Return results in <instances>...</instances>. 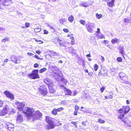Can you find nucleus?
Segmentation results:
<instances>
[{"instance_id":"393cba45","label":"nucleus","mask_w":131,"mask_h":131,"mask_svg":"<svg viewBox=\"0 0 131 131\" xmlns=\"http://www.w3.org/2000/svg\"><path fill=\"white\" fill-rule=\"evenodd\" d=\"M69 21L71 23H72L74 19V16L72 15L69 16L68 18Z\"/></svg>"},{"instance_id":"f3484780","label":"nucleus","mask_w":131,"mask_h":131,"mask_svg":"<svg viewBox=\"0 0 131 131\" xmlns=\"http://www.w3.org/2000/svg\"><path fill=\"white\" fill-rule=\"evenodd\" d=\"M80 5L84 7H87L89 6V5L88 2H83L80 3Z\"/></svg>"},{"instance_id":"09e8293b","label":"nucleus","mask_w":131,"mask_h":131,"mask_svg":"<svg viewBox=\"0 0 131 131\" xmlns=\"http://www.w3.org/2000/svg\"><path fill=\"white\" fill-rule=\"evenodd\" d=\"M3 104V101L0 100V107H2Z\"/></svg>"},{"instance_id":"412c9836","label":"nucleus","mask_w":131,"mask_h":131,"mask_svg":"<svg viewBox=\"0 0 131 131\" xmlns=\"http://www.w3.org/2000/svg\"><path fill=\"white\" fill-rule=\"evenodd\" d=\"M47 25V26H48V27H49L50 29H52L51 31L53 32H54L56 31V30L51 25H50L47 23L46 24Z\"/></svg>"},{"instance_id":"c03bdc74","label":"nucleus","mask_w":131,"mask_h":131,"mask_svg":"<svg viewBox=\"0 0 131 131\" xmlns=\"http://www.w3.org/2000/svg\"><path fill=\"white\" fill-rule=\"evenodd\" d=\"M68 36L70 38V39L72 40H73L74 39V38L73 36L72 35H68Z\"/></svg>"},{"instance_id":"c9c22d12","label":"nucleus","mask_w":131,"mask_h":131,"mask_svg":"<svg viewBox=\"0 0 131 131\" xmlns=\"http://www.w3.org/2000/svg\"><path fill=\"white\" fill-rule=\"evenodd\" d=\"M51 53L52 55L54 56H57L58 55V53L53 51H51Z\"/></svg>"},{"instance_id":"6e6552de","label":"nucleus","mask_w":131,"mask_h":131,"mask_svg":"<svg viewBox=\"0 0 131 131\" xmlns=\"http://www.w3.org/2000/svg\"><path fill=\"white\" fill-rule=\"evenodd\" d=\"M4 6H8L12 3L11 0H0Z\"/></svg>"},{"instance_id":"9d476101","label":"nucleus","mask_w":131,"mask_h":131,"mask_svg":"<svg viewBox=\"0 0 131 131\" xmlns=\"http://www.w3.org/2000/svg\"><path fill=\"white\" fill-rule=\"evenodd\" d=\"M4 93L5 94L6 96L11 99V100H14V98L13 95L10 93L9 92L7 91H5Z\"/></svg>"},{"instance_id":"f704fd0d","label":"nucleus","mask_w":131,"mask_h":131,"mask_svg":"<svg viewBox=\"0 0 131 131\" xmlns=\"http://www.w3.org/2000/svg\"><path fill=\"white\" fill-rule=\"evenodd\" d=\"M80 23L84 25L86 23L84 20H79Z\"/></svg>"},{"instance_id":"f257e3e1","label":"nucleus","mask_w":131,"mask_h":131,"mask_svg":"<svg viewBox=\"0 0 131 131\" xmlns=\"http://www.w3.org/2000/svg\"><path fill=\"white\" fill-rule=\"evenodd\" d=\"M23 112L26 115L27 118H33V121L38 119L41 116L42 114L39 111L35 112L34 109L28 107H25Z\"/></svg>"},{"instance_id":"f8f14e48","label":"nucleus","mask_w":131,"mask_h":131,"mask_svg":"<svg viewBox=\"0 0 131 131\" xmlns=\"http://www.w3.org/2000/svg\"><path fill=\"white\" fill-rule=\"evenodd\" d=\"M44 82L48 85V87L49 86H53V82L52 81L48 79H45Z\"/></svg>"},{"instance_id":"bb28decb","label":"nucleus","mask_w":131,"mask_h":131,"mask_svg":"<svg viewBox=\"0 0 131 131\" xmlns=\"http://www.w3.org/2000/svg\"><path fill=\"white\" fill-rule=\"evenodd\" d=\"M16 56L14 55H12L10 57V58L11 59L10 60L12 61L13 62H15V60L16 59Z\"/></svg>"},{"instance_id":"774afa93","label":"nucleus","mask_w":131,"mask_h":131,"mask_svg":"<svg viewBox=\"0 0 131 131\" xmlns=\"http://www.w3.org/2000/svg\"><path fill=\"white\" fill-rule=\"evenodd\" d=\"M86 56L87 57H91V55H90V54H87L86 55Z\"/></svg>"},{"instance_id":"bf43d9fd","label":"nucleus","mask_w":131,"mask_h":131,"mask_svg":"<svg viewBox=\"0 0 131 131\" xmlns=\"http://www.w3.org/2000/svg\"><path fill=\"white\" fill-rule=\"evenodd\" d=\"M25 26L27 27H29V23H26L25 24Z\"/></svg>"},{"instance_id":"3c124183","label":"nucleus","mask_w":131,"mask_h":131,"mask_svg":"<svg viewBox=\"0 0 131 131\" xmlns=\"http://www.w3.org/2000/svg\"><path fill=\"white\" fill-rule=\"evenodd\" d=\"M105 88H104L103 87H102V88H101L100 90H101V92H103Z\"/></svg>"},{"instance_id":"ddd939ff","label":"nucleus","mask_w":131,"mask_h":131,"mask_svg":"<svg viewBox=\"0 0 131 131\" xmlns=\"http://www.w3.org/2000/svg\"><path fill=\"white\" fill-rule=\"evenodd\" d=\"M119 76L120 78L124 81H125L127 80V78L126 76V74L123 72H120L119 74Z\"/></svg>"},{"instance_id":"338daca9","label":"nucleus","mask_w":131,"mask_h":131,"mask_svg":"<svg viewBox=\"0 0 131 131\" xmlns=\"http://www.w3.org/2000/svg\"><path fill=\"white\" fill-rule=\"evenodd\" d=\"M102 72L101 71H100V72H99L98 75H101L102 76Z\"/></svg>"},{"instance_id":"0e129e2a","label":"nucleus","mask_w":131,"mask_h":131,"mask_svg":"<svg viewBox=\"0 0 131 131\" xmlns=\"http://www.w3.org/2000/svg\"><path fill=\"white\" fill-rule=\"evenodd\" d=\"M108 99L110 98V99H111L113 98V96H112V95H110L109 96H108Z\"/></svg>"},{"instance_id":"a18cd8bd","label":"nucleus","mask_w":131,"mask_h":131,"mask_svg":"<svg viewBox=\"0 0 131 131\" xmlns=\"http://www.w3.org/2000/svg\"><path fill=\"white\" fill-rule=\"evenodd\" d=\"M101 59L102 62H103L105 60L104 58L102 56H101V57L100 58Z\"/></svg>"},{"instance_id":"b1692460","label":"nucleus","mask_w":131,"mask_h":131,"mask_svg":"<svg viewBox=\"0 0 131 131\" xmlns=\"http://www.w3.org/2000/svg\"><path fill=\"white\" fill-rule=\"evenodd\" d=\"M8 124L7 125V128L8 129H9L10 127L12 128V129H14V126L13 124L10 123H8Z\"/></svg>"},{"instance_id":"a19ab883","label":"nucleus","mask_w":131,"mask_h":131,"mask_svg":"<svg viewBox=\"0 0 131 131\" xmlns=\"http://www.w3.org/2000/svg\"><path fill=\"white\" fill-rule=\"evenodd\" d=\"M61 81L62 83H64L65 84H66L67 83V81L66 80L64 79V78L63 80H62Z\"/></svg>"},{"instance_id":"c756f323","label":"nucleus","mask_w":131,"mask_h":131,"mask_svg":"<svg viewBox=\"0 0 131 131\" xmlns=\"http://www.w3.org/2000/svg\"><path fill=\"white\" fill-rule=\"evenodd\" d=\"M67 20V19L65 18L61 19L59 20V22L60 24H63V23L65 22Z\"/></svg>"},{"instance_id":"e433bc0d","label":"nucleus","mask_w":131,"mask_h":131,"mask_svg":"<svg viewBox=\"0 0 131 131\" xmlns=\"http://www.w3.org/2000/svg\"><path fill=\"white\" fill-rule=\"evenodd\" d=\"M41 30V29L39 28H37L34 29V31L36 32H38Z\"/></svg>"},{"instance_id":"4d7b16f0","label":"nucleus","mask_w":131,"mask_h":131,"mask_svg":"<svg viewBox=\"0 0 131 131\" xmlns=\"http://www.w3.org/2000/svg\"><path fill=\"white\" fill-rule=\"evenodd\" d=\"M70 43L71 45H73L74 44V39L73 40H72L71 41Z\"/></svg>"},{"instance_id":"e2e57ef3","label":"nucleus","mask_w":131,"mask_h":131,"mask_svg":"<svg viewBox=\"0 0 131 131\" xmlns=\"http://www.w3.org/2000/svg\"><path fill=\"white\" fill-rule=\"evenodd\" d=\"M36 52L38 54H40L41 53V52L38 50H36Z\"/></svg>"},{"instance_id":"dca6fc26","label":"nucleus","mask_w":131,"mask_h":131,"mask_svg":"<svg viewBox=\"0 0 131 131\" xmlns=\"http://www.w3.org/2000/svg\"><path fill=\"white\" fill-rule=\"evenodd\" d=\"M64 92L65 94L66 95H70L72 93V92L70 90L66 88H64Z\"/></svg>"},{"instance_id":"72a5a7b5","label":"nucleus","mask_w":131,"mask_h":131,"mask_svg":"<svg viewBox=\"0 0 131 131\" xmlns=\"http://www.w3.org/2000/svg\"><path fill=\"white\" fill-rule=\"evenodd\" d=\"M97 122L100 123H104L105 122V121H103L101 119H98Z\"/></svg>"},{"instance_id":"1a4fd4ad","label":"nucleus","mask_w":131,"mask_h":131,"mask_svg":"<svg viewBox=\"0 0 131 131\" xmlns=\"http://www.w3.org/2000/svg\"><path fill=\"white\" fill-rule=\"evenodd\" d=\"M54 76L55 78L56 79L58 82L61 81L62 80H63V78L61 75H60L57 72H55Z\"/></svg>"},{"instance_id":"69168bd1","label":"nucleus","mask_w":131,"mask_h":131,"mask_svg":"<svg viewBox=\"0 0 131 131\" xmlns=\"http://www.w3.org/2000/svg\"><path fill=\"white\" fill-rule=\"evenodd\" d=\"M35 58H36L38 59H40V58L39 57H38L37 55H35Z\"/></svg>"},{"instance_id":"0eeeda50","label":"nucleus","mask_w":131,"mask_h":131,"mask_svg":"<svg viewBox=\"0 0 131 131\" xmlns=\"http://www.w3.org/2000/svg\"><path fill=\"white\" fill-rule=\"evenodd\" d=\"M94 24L92 23H89L86 25V27L87 30L90 33H92L93 32V28L94 27Z\"/></svg>"},{"instance_id":"2f4dec72","label":"nucleus","mask_w":131,"mask_h":131,"mask_svg":"<svg viewBox=\"0 0 131 131\" xmlns=\"http://www.w3.org/2000/svg\"><path fill=\"white\" fill-rule=\"evenodd\" d=\"M94 69L95 71H96L99 68V66L97 64H95L94 66Z\"/></svg>"},{"instance_id":"cd10ccee","label":"nucleus","mask_w":131,"mask_h":131,"mask_svg":"<svg viewBox=\"0 0 131 131\" xmlns=\"http://www.w3.org/2000/svg\"><path fill=\"white\" fill-rule=\"evenodd\" d=\"M47 70V68H44L40 69L39 70V72L40 73H42Z\"/></svg>"},{"instance_id":"f03ea898","label":"nucleus","mask_w":131,"mask_h":131,"mask_svg":"<svg viewBox=\"0 0 131 131\" xmlns=\"http://www.w3.org/2000/svg\"><path fill=\"white\" fill-rule=\"evenodd\" d=\"M130 110L129 107L128 106H125L122 108L120 109L118 111L120 114L118 116V118L120 119H122V117H124V115L128 113Z\"/></svg>"},{"instance_id":"c85d7f7f","label":"nucleus","mask_w":131,"mask_h":131,"mask_svg":"<svg viewBox=\"0 0 131 131\" xmlns=\"http://www.w3.org/2000/svg\"><path fill=\"white\" fill-rule=\"evenodd\" d=\"M102 15L101 14H99L98 13H97L96 15V16L97 18L98 19H100L102 17Z\"/></svg>"},{"instance_id":"a211bd4d","label":"nucleus","mask_w":131,"mask_h":131,"mask_svg":"<svg viewBox=\"0 0 131 131\" xmlns=\"http://www.w3.org/2000/svg\"><path fill=\"white\" fill-rule=\"evenodd\" d=\"M53 86H49L48 88L49 89V92L53 93L55 92V90L53 88Z\"/></svg>"},{"instance_id":"aec40b11","label":"nucleus","mask_w":131,"mask_h":131,"mask_svg":"<svg viewBox=\"0 0 131 131\" xmlns=\"http://www.w3.org/2000/svg\"><path fill=\"white\" fill-rule=\"evenodd\" d=\"M79 109V106L77 105H75V110L74 113V115H77V112Z\"/></svg>"},{"instance_id":"5701e85b","label":"nucleus","mask_w":131,"mask_h":131,"mask_svg":"<svg viewBox=\"0 0 131 131\" xmlns=\"http://www.w3.org/2000/svg\"><path fill=\"white\" fill-rule=\"evenodd\" d=\"M102 76L105 77L107 75V72L106 70H102Z\"/></svg>"},{"instance_id":"473e14b6","label":"nucleus","mask_w":131,"mask_h":131,"mask_svg":"<svg viewBox=\"0 0 131 131\" xmlns=\"http://www.w3.org/2000/svg\"><path fill=\"white\" fill-rule=\"evenodd\" d=\"M57 112V111L55 108L52 111V114L54 115H56Z\"/></svg>"},{"instance_id":"423d86ee","label":"nucleus","mask_w":131,"mask_h":131,"mask_svg":"<svg viewBox=\"0 0 131 131\" xmlns=\"http://www.w3.org/2000/svg\"><path fill=\"white\" fill-rule=\"evenodd\" d=\"M38 70H34L32 73L28 74V76L33 79L39 78V77L38 74Z\"/></svg>"},{"instance_id":"37998d69","label":"nucleus","mask_w":131,"mask_h":131,"mask_svg":"<svg viewBox=\"0 0 131 131\" xmlns=\"http://www.w3.org/2000/svg\"><path fill=\"white\" fill-rule=\"evenodd\" d=\"M61 103L62 104L64 105H66L67 104V103L66 101H62L61 102Z\"/></svg>"},{"instance_id":"79ce46f5","label":"nucleus","mask_w":131,"mask_h":131,"mask_svg":"<svg viewBox=\"0 0 131 131\" xmlns=\"http://www.w3.org/2000/svg\"><path fill=\"white\" fill-rule=\"evenodd\" d=\"M71 123L73 124L74 126H75L76 127H77V123L76 122H74L73 121H72L71 122Z\"/></svg>"},{"instance_id":"2eb2a0df","label":"nucleus","mask_w":131,"mask_h":131,"mask_svg":"<svg viewBox=\"0 0 131 131\" xmlns=\"http://www.w3.org/2000/svg\"><path fill=\"white\" fill-rule=\"evenodd\" d=\"M94 35L97 36L96 37L98 39L100 38L102 39L103 38H104V35H102L101 33L98 34L95 33Z\"/></svg>"},{"instance_id":"39448f33","label":"nucleus","mask_w":131,"mask_h":131,"mask_svg":"<svg viewBox=\"0 0 131 131\" xmlns=\"http://www.w3.org/2000/svg\"><path fill=\"white\" fill-rule=\"evenodd\" d=\"M39 93L43 96L46 95L47 93L46 87L44 85L40 86L38 88Z\"/></svg>"},{"instance_id":"5fc2aeb1","label":"nucleus","mask_w":131,"mask_h":131,"mask_svg":"<svg viewBox=\"0 0 131 131\" xmlns=\"http://www.w3.org/2000/svg\"><path fill=\"white\" fill-rule=\"evenodd\" d=\"M43 31L44 34H47L48 33V31L45 30H44Z\"/></svg>"},{"instance_id":"49530a36","label":"nucleus","mask_w":131,"mask_h":131,"mask_svg":"<svg viewBox=\"0 0 131 131\" xmlns=\"http://www.w3.org/2000/svg\"><path fill=\"white\" fill-rule=\"evenodd\" d=\"M97 31L96 32V33H95L98 34L100 33V29L99 28H97Z\"/></svg>"},{"instance_id":"4be33fe9","label":"nucleus","mask_w":131,"mask_h":131,"mask_svg":"<svg viewBox=\"0 0 131 131\" xmlns=\"http://www.w3.org/2000/svg\"><path fill=\"white\" fill-rule=\"evenodd\" d=\"M131 17H127L124 19V23H130Z\"/></svg>"},{"instance_id":"603ef678","label":"nucleus","mask_w":131,"mask_h":131,"mask_svg":"<svg viewBox=\"0 0 131 131\" xmlns=\"http://www.w3.org/2000/svg\"><path fill=\"white\" fill-rule=\"evenodd\" d=\"M63 30L64 31L66 32H69V30L67 29H64Z\"/></svg>"},{"instance_id":"6ab92c4d","label":"nucleus","mask_w":131,"mask_h":131,"mask_svg":"<svg viewBox=\"0 0 131 131\" xmlns=\"http://www.w3.org/2000/svg\"><path fill=\"white\" fill-rule=\"evenodd\" d=\"M115 1V0H111V1L107 2V5L110 7L113 6H114Z\"/></svg>"},{"instance_id":"20e7f679","label":"nucleus","mask_w":131,"mask_h":131,"mask_svg":"<svg viewBox=\"0 0 131 131\" xmlns=\"http://www.w3.org/2000/svg\"><path fill=\"white\" fill-rule=\"evenodd\" d=\"M25 105L24 103L19 102L18 101L15 102L14 106L19 111H21Z\"/></svg>"},{"instance_id":"a878e982","label":"nucleus","mask_w":131,"mask_h":131,"mask_svg":"<svg viewBox=\"0 0 131 131\" xmlns=\"http://www.w3.org/2000/svg\"><path fill=\"white\" fill-rule=\"evenodd\" d=\"M119 41V40L117 39L114 38L112 40L111 42L112 43L114 44L115 43H117Z\"/></svg>"},{"instance_id":"9b49d317","label":"nucleus","mask_w":131,"mask_h":131,"mask_svg":"<svg viewBox=\"0 0 131 131\" xmlns=\"http://www.w3.org/2000/svg\"><path fill=\"white\" fill-rule=\"evenodd\" d=\"M16 121L18 123L22 122L23 121V117L21 115L19 114V113H18L17 115V118Z\"/></svg>"},{"instance_id":"680f3d73","label":"nucleus","mask_w":131,"mask_h":131,"mask_svg":"<svg viewBox=\"0 0 131 131\" xmlns=\"http://www.w3.org/2000/svg\"><path fill=\"white\" fill-rule=\"evenodd\" d=\"M27 54L29 56H32V55H33V54L30 52H28L27 53Z\"/></svg>"},{"instance_id":"4c0bfd02","label":"nucleus","mask_w":131,"mask_h":131,"mask_svg":"<svg viewBox=\"0 0 131 131\" xmlns=\"http://www.w3.org/2000/svg\"><path fill=\"white\" fill-rule=\"evenodd\" d=\"M110 71L111 72L114 73L115 72L116 70L114 68H111Z\"/></svg>"},{"instance_id":"de8ad7c7","label":"nucleus","mask_w":131,"mask_h":131,"mask_svg":"<svg viewBox=\"0 0 131 131\" xmlns=\"http://www.w3.org/2000/svg\"><path fill=\"white\" fill-rule=\"evenodd\" d=\"M15 62L14 63L16 64L18 63V58H16V59H15Z\"/></svg>"},{"instance_id":"13d9d810","label":"nucleus","mask_w":131,"mask_h":131,"mask_svg":"<svg viewBox=\"0 0 131 131\" xmlns=\"http://www.w3.org/2000/svg\"><path fill=\"white\" fill-rule=\"evenodd\" d=\"M3 111L0 110V115L1 116H2L3 115H4V114H3Z\"/></svg>"},{"instance_id":"6e6d98bb","label":"nucleus","mask_w":131,"mask_h":131,"mask_svg":"<svg viewBox=\"0 0 131 131\" xmlns=\"http://www.w3.org/2000/svg\"><path fill=\"white\" fill-rule=\"evenodd\" d=\"M5 28L3 27H0V31H5Z\"/></svg>"},{"instance_id":"864d4df0","label":"nucleus","mask_w":131,"mask_h":131,"mask_svg":"<svg viewBox=\"0 0 131 131\" xmlns=\"http://www.w3.org/2000/svg\"><path fill=\"white\" fill-rule=\"evenodd\" d=\"M123 117H122V119H121V120L123 122L124 124L126 123V122L125 119H123Z\"/></svg>"},{"instance_id":"4468645a","label":"nucleus","mask_w":131,"mask_h":131,"mask_svg":"<svg viewBox=\"0 0 131 131\" xmlns=\"http://www.w3.org/2000/svg\"><path fill=\"white\" fill-rule=\"evenodd\" d=\"M56 40L57 42H59V45L61 46H64L66 47V46L65 45V43L62 41L60 40L59 38H57Z\"/></svg>"},{"instance_id":"7ed1b4c3","label":"nucleus","mask_w":131,"mask_h":131,"mask_svg":"<svg viewBox=\"0 0 131 131\" xmlns=\"http://www.w3.org/2000/svg\"><path fill=\"white\" fill-rule=\"evenodd\" d=\"M46 120L48 123L49 124L48 126V129H53L54 126V119L51 118L49 116H46Z\"/></svg>"},{"instance_id":"58836bf2","label":"nucleus","mask_w":131,"mask_h":131,"mask_svg":"<svg viewBox=\"0 0 131 131\" xmlns=\"http://www.w3.org/2000/svg\"><path fill=\"white\" fill-rule=\"evenodd\" d=\"M116 60L119 62H122V59L120 57H118Z\"/></svg>"},{"instance_id":"052dcab7","label":"nucleus","mask_w":131,"mask_h":131,"mask_svg":"<svg viewBox=\"0 0 131 131\" xmlns=\"http://www.w3.org/2000/svg\"><path fill=\"white\" fill-rule=\"evenodd\" d=\"M5 40H6V41H9V38L7 37L5 38Z\"/></svg>"},{"instance_id":"ea45409f","label":"nucleus","mask_w":131,"mask_h":131,"mask_svg":"<svg viewBox=\"0 0 131 131\" xmlns=\"http://www.w3.org/2000/svg\"><path fill=\"white\" fill-rule=\"evenodd\" d=\"M56 110L57 111V112H59L61 110H63V109L62 107H61L60 108H57V109H56Z\"/></svg>"},{"instance_id":"8fccbe9b","label":"nucleus","mask_w":131,"mask_h":131,"mask_svg":"<svg viewBox=\"0 0 131 131\" xmlns=\"http://www.w3.org/2000/svg\"><path fill=\"white\" fill-rule=\"evenodd\" d=\"M39 66V65L37 63H35L34 65V67L35 68L38 67Z\"/></svg>"},{"instance_id":"7c9ffc66","label":"nucleus","mask_w":131,"mask_h":131,"mask_svg":"<svg viewBox=\"0 0 131 131\" xmlns=\"http://www.w3.org/2000/svg\"><path fill=\"white\" fill-rule=\"evenodd\" d=\"M74 51V50L73 48L72 47L69 48V51L71 53H73Z\"/></svg>"}]
</instances>
